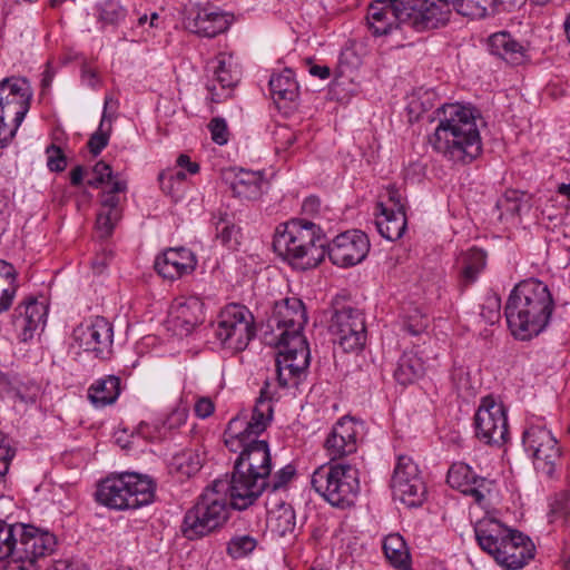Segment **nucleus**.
<instances>
[{
    "label": "nucleus",
    "instance_id": "6ab92c4d",
    "mask_svg": "<svg viewBox=\"0 0 570 570\" xmlns=\"http://www.w3.org/2000/svg\"><path fill=\"white\" fill-rule=\"evenodd\" d=\"M446 482L452 489L471 497L479 505L487 503L494 487L492 480L478 475L470 465L463 462H455L450 466Z\"/></svg>",
    "mask_w": 570,
    "mask_h": 570
},
{
    "label": "nucleus",
    "instance_id": "f03ea898",
    "mask_svg": "<svg viewBox=\"0 0 570 570\" xmlns=\"http://www.w3.org/2000/svg\"><path fill=\"white\" fill-rule=\"evenodd\" d=\"M456 0H376L367 11L374 36L389 35L400 24L422 32L444 27L455 9Z\"/></svg>",
    "mask_w": 570,
    "mask_h": 570
},
{
    "label": "nucleus",
    "instance_id": "cd10ccee",
    "mask_svg": "<svg viewBox=\"0 0 570 570\" xmlns=\"http://www.w3.org/2000/svg\"><path fill=\"white\" fill-rule=\"evenodd\" d=\"M233 195L240 199L257 200L268 187L262 173L239 169L229 183Z\"/></svg>",
    "mask_w": 570,
    "mask_h": 570
},
{
    "label": "nucleus",
    "instance_id": "393cba45",
    "mask_svg": "<svg viewBox=\"0 0 570 570\" xmlns=\"http://www.w3.org/2000/svg\"><path fill=\"white\" fill-rule=\"evenodd\" d=\"M197 261L191 250L185 247L168 248L155 259L156 272L166 279H177L190 274Z\"/></svg>",
    "mask_w": 570,
    "mask_h": 570
},
{
    "label": "nucleus",
    "instance_id": "8fccbe9b",
    "mask_svg": "<svg viewBox=\"0 0 570 570\" xmlns=\"http://www.w3.org/2000/svg\"><path fill=\"white\" fill-rule=\"evenodd\" d=\"M46 154L47 166L50 171L60 173L65 170L67 166V159L59 146L50 144L46 148Z\"/></svg>",
    "mask_w": 570,
    "mask_h": 570
},
{
    "label": "nucleus",
    "instance_id": "423d86ee",
    "mask_svg": "<svg viewBox=\"0 0 570 570\" xmlns=\"http://www.w3.org/2000/svg\"><path fill=\"white\" fill-rule=\"evenodd\" d=\"M273 247L294 268L306 271L324 261L327 237L316 224L295 218L277 226Z\"/></svg>",
    "mask_w": 570,
    "mask_h": 570
},
{
    "label": "nucleus",
    "instance_id": "0eeeda50",
    "mask_svg": "<svg viewBox=\"0 0 570 570\" xmlns=\"http://www.w3.org/2000/svg\"><path fill=\"white\" fill-rule=\"evenodd\" d=\"M56 546L49 531L0 521V560H7L3 570H37V560L51 554Z\"/></svg>",
    "mask_w": 570,
    "mask_h": 570
},
{
    "label": "nucleus",
    "instance_id": "864d4df0",
    "mask_svg": "<svg viewBox=\"0 0 570 570\" xmlns=\"http://www.w3.org/2000/svg\"><path fill=\"white\" fill-rule=\"evenodd\" d=\"M274 139L277 144V149H287L289 148L296 140V135L286 126H279L274 131Z\"/></svg>",
    "mask_w": 570,
    "mask_h": 570
},
{
    "label": "nucleus",
    "instance_id": "680f3d73",
    "mask_svg": "<svg viewBox=\"0 0 570 570\" xmlns=\"http://www.w3.org/2000/svg\"><path fill=\"white\" fill-rule=\"evenodd\" d=\"M308 71L312 76L317 77L322 80L330 78L331 69L327 66L309 65Z\"/></svg>",
    "mask_w": 570,
    "mask_h": 570
},
{
    "label": "nucleus",
    "instance_id": "a18cd8bd",
    "mask_svg": "<svg viewBox=\"0 0 570 570\" xmlns=\"http://www.w3.org/2000/svg\"><path fill=\"white\" fill-rule=\"evenodd\" d=\"M257 541L248 534L233 537L227 546L228 554L234 558H244L256 548Z\"/></svg>",
    "mask_w": 570,
    "mask_h": 570
},
{
    "label": "nucleus",
    "instance_id": "338daca9",
    "mask_svg": "<svg viewBox=\"0 0 570 570\" xmlns=\"http://www.w3.org/2000/svg\"><path fill=\"white\" fill-rule=\"evenodd\" d=\"M558 193L564 196L570 202V184L559 185Z\"/></svg>",
    "mask_w": 570,
    "mask_h": 570
},
{
    "label": "nucleus",
    "instance_id": "ddd939ff",
    "mask_svg": "<svg viewBox=\"0 0 570 570\" xmlns=\"http://www.w3.org/2000/svg\"><path fill=\"white\" fill-rule=\"evenodd\" d=\"M268 384L261 390V394L248 417L239 414L233 417L225 430V444L232 452H238L242 440H258L273 419L272 399L267 392Z\"/></svg>",
    "mask_w": 570,
    "mask_h": 570
},
{
    "label": "nucleus",
    "instance_id": "473e14b6",
    "mask_svg": "<svg viewBox=\"0 0 570 570\" xmlns=\"http://www.w3.org/2000/svg\"><path fill=\"white\" fill-rule=\"evenodd\" d=\"M459 285L463 289L473 284L485 266V253L478 248L468 250L459 261Z\"/></svg>",
    "mask_w": 570,
    "mask_h": 570
},
{
    "label": "nucleus",
    "instance_id": "f257e3e1",
    "mask_svg": "<svg viewBox=\"0 0 570 570\" xmlns=\"http://www.w3.org/2000/svg\"><path fill=\"white\" fill-rule=\"evenodd\" d=\"M230 478L215 480L219 490H228V504L246 510L266 491L272 472V455L267 441L242 440Z\"/></svg>",
    "mask_w": 570,
    "mask_h": 570
},
{
    "label": "nucleus",
    "instance_id": "6e6552de",
    "mask_svg": "<svg viewBox=\"0 0 570 570\" xmlns=\"http://www.w3.org/2000/svg\"><path fill=\"white\" fill-rule=\"evenodd\" d=\"M312 488L331 505L347 508L360 492V473L355 465L328 462L312 474Z\"/></svg>",
    "mask_w": 570,
    "mask_h": 570
},
{
    "label": "nucleus",
    "instance_id": "13d9d810",
    "mask_svg": "<svg viewBox=\"0 0 570 570\" xmlns=\"http://www.w3.org/2000/svg\"><path fill=\"white\" fill-rule=\"evenodd\" d=\"M321 209V200L316 196H308L304 199L302 204V212L305 215L314 216L318 214Z\"/></svg>",
    "mask_w": 570,
    "mask_h": 570
},
{
    "label": "nucleus",
    "instance_id": "58836bf2",
    "mask_svg": "<svg viewBox=\"0 0 570 570\" xmlns=\"http://www.w3.org/2000/svg\"><path fill=\"white\" fill-rule=\"evenodd\" d=\"M212 224L216 230V238L223 246L228 248H236L239 244V228L234 224L227 213L214 214L212 217Z\"/></svg>",
    "mask_w": 570,
    "mask_h": 570
},
{
    "label": "nucleus",
    "instance_id": "7ed1b4c3",
    "mask_svg": "<svg viewBox=\"0 0 570 570\" xmlns=\"http://www.w3.org/2000/svg\"><path fill=\"white\" fill-rule=\"evenodd\" d=\"M306 322V309L299 298L289 297L275 303L269 324L281 331L276 367L283 386L287 385L285 371L289 376H299L309 365V348L302 334Z\"/></svg>",
    "mask_w": 570,
    "mask_h": 570
},
{
    "label": "nucleus",
    "instance_id": "4be33fe9",
    "mask_svg": "<svg viewBox=\"0 0 570 570\" xmlns=\"http://www.w3.org/2000/svg\"><path fill=\"white\" fill-rule=\"evenodd\" d=\"M534 544L529 537L513 530L493 560L505 570H519L534 558Z\"/></svg>",
    "mask_w": 570,
    "mask_h": 570
},
{
    "label": "nucleus",
    "instance_id": "9d476101",
    "mask_svg": "<svg viewBox=\"0 0 570 570\" xmlns=\"http://www.w3.org/2000/svg\"><path fill=\"white\" fill-rule=\"evenodd\" d=\"M31 99L32 88L26 78L9 77L0 81V148L16 136Z\"/></svg>",
    "mask_w": 570,
    "mask_h": 570
},
{
    "label": "nucleus",
    "instance_id": "20e7f679",
    "mask_svg": "<svg viewBox=\"0 0 570 570\" xmlns=\"http://www.w3.org/2000/svg\"><path fill=\"white\" fill-rule=\"evenodd\" d=\"M438 126L430 137L433 149L453 163H471L482 150L475 111L461 104L435 110Z\"/></svg>",
    "mask_w": 570,
    "mask_h": 570
},
{
    "label": "nucleus",
    "instance_id": "dca6fc26",
    "mask_svg": "<svg viewBox=\"0 0 570 570\" xmlns=\"http://www.w3.org/2000/svg\"><path fill=\"white\" fill-rule=\"evenodd\" d=\"M391 488L395 500L409 508L420 507L425 500L426 489L417 464L412 458L400 455L394 468Z\"/></svg>",
    "mask_w": 570,
    "mask_h": 570
},
{
    "label": "nucleus",
    "instance_id": "a878e982",
    "mask_svg": "<svg viewBox=\"0 0 570 570\" xmlns=\"http://www.w3.org/2000/svg\"><path fill=\"white\" fill-rule=\"evenodd\" d=\"M513 530L490 517L482 518L474 524V534L479 547L492 558L499 552Z\"/></svg>",
    "mask_w": 570,
    "mask_h": 570
},
{
    "label": "nucleus",
    "instance_id": "5701e85b",
    "mask_svg": "<svg viewBox=\"0 0 570 570\" xmlns=\"http://www.w3.org/2000/svg\"><path fill=\"white\" fill-rule=\"evenodd\" d=\"M360 431L361 425L352 417L345 416L335 423L324 442L332 461L356 452Z\"/></svg>",
    "mask_w": 570,
    "mask_h": 570
},
{
    "label": "nucleus",
    "instance_id": "052dcab7",
    "mask_svg": "<svg viewBox=\"0 0 570 570\" xmlns=\"http://www.w3.org/2000/svg\"><path fill=\"white\" fill-rule=\"evenodd\" d=\"M177 165L180 168H185L189 174H197L199 170V165L190 160L189 156L181 154L177 158Z\"/></svg>",
    "mask_w": 570,
    "mask_h": 570
},
{
    "label": "nucleus",
    "instance_id": "79ce46f5",
    "mask_svg": "<svg viewBox=\"0 0 570 570\" xmlns=\"http://www.w3.org/2000/svg\"><path fill=\"white\" fill-rule=\"evenodd\" d=\"M127 17V9L118 0H106L98 7V20L104 26H118Z\"/></svg>",
    "mask_w": 570,
    "mask_h": 570
},
{
    "label": "nucleus",
    "instance_id": "603ef678",
    "mask_svg": "<svg viewBox=\"0 0 570 570\" xmlns=\"http://www.w3.org/2000/svg\"><path fill=\"white\" fill-rule=\"evenodd\" d=\"M208 128L212 134V139L217 145H225L228 141V128L225 119L216 117L213 118L208 125Z\"/></svg>",
    "mask_w": 570,
    "mask_h": 570
},
{
    "label": "nucleus",
    "instance_id": "4d7b16f0",
    "mask_svg": "<svg viewBox=\"0 0 570 570\" xmlns=\"http://www.w3.org/2000/svg\"><path fill=\"white\" fill-rule=\"evenodd\" d=\"M214 410V403L209 397H200L195 404V413L200 419L210 416Z\"/></svg>",
    "mask_w": 570,
    "mask_h": 570
},
{
    "label": "nucleus",
    "instance_id": "f704fd0d",
    "mask_svg": "<svg viewBox=\"0 0 570 570\" xmlns=\"http://www.w3.org/2000/svg\"><path fill=\"white\" fill-rule=\"evenodd\" d=\"M18 287L16 267L11 263L0 259V313L10 308Z\"/></svg>",
    "mask_w": 570,
    "mask_h": 570
},
{
    "label": "nucleus",
    "instance_id": "de8ad7c7",
    "mask_svg": "<svg viewBox=\"0 0 570 570\" xmlns=\"http://www.w3.org/2000/svg\"><path fill=\"white\" fill-rule=\"evenodd\" d=\"M296 469L292 464H287L279 469L274 475L267 479L266 490L277 492L286 489L289 482L294 479Z\"/></svg>",
    "mask_w": 570,
    "mask_h": 570
},
{
    "label": "nucleus",
    "instance_id": "2f4dec72",
    "mask_svg": "<svg viewBox=\"0 0 570 570\" xmlns=\"http://www.w3.org/2000/svg\"><path fill=\"white\" fill-rule=\"evenodd\" d=\"M120 394V379L107 375L96 380L88 389V397L96 407L115 403Z\"/></svg>",
    "mask_w": 570,
    "mask_h": 570
},
{
    "label": "nucleus",
    "instance_id": "a211bd4d",
    "mask_svg": "<svg viewBox=\"0 0 570 570\" xmlns=\"http://www.w3.org/2000/svg\"><path fill=\"white\" fill-rule=\"evenodd\" d=\"M368 250L367 235L352 229L337 235L331 243L327 240L326 255L334 265L348 267L361 263Z\"/></svg>",
    "mask_w": 570,
    "mask_h": 570
},
{
    "label": "nucleus",
    "instance_id": "f3484780",
    "mask_svg": "<svg viewBox=\"0 0 570 570\" xmlns=\"http://www.w3.org/2000/svg\"><path fill=\"white\" fill-rule=\"evenodd\" d=\"M522 444L527 453L532 456L535 470L552 476L556 461L560 458V449L551 431L532 425L523 432Z\"/></svg>",
    "mask_w": 570,
    "mask_h": 570
},
{
    "label": "nucleus",
    "instance_id": "a19ab883",
    "mask_svg": "<svg viewBox=\"0 0 570 570\" xmlns=\"http://www.w3.org/2000/svg\"><path fill=\"white\" fill-rule=\"evenodd\" d=\"M550 523L566 525L570 522V491H564L554 495L550 502L548 513Z\"/></svg>",
    "mask_w": 570,
    "mask_h": 570
},
{
    "label": "nucleus",
    "instance_id": "c756f323",
    "mask_svg": "<svg viewBox=\"0 0 570 570\" xmlns=\"http://www.w3.org/2000/svg\"><path fill=\"white\" fill-rule=\"evenodd\" d=\"M202 322V303L197 299H189L174 307L169 324L176 335L187 336Z\"/></svg>",
    "mask_w": 570,
    "mask_h": 570
},
{
    "label": "nucleus",
    "instance_id": "bf43d9fd",
    "mask_svg": "<svg viewBox=\"0 0 570 570\" xmlns=\"http://www.w3.org/2000/svg\"><path fill=\"white\" fill-rule=\"evenodd\" d=\"M111 259V253H102L92 261V269L96 274H102Z\"/></svg>",
    "mask_w": 570,
    "mask_h": 570
},
{
    "label": "nucleus",
    "instance_id": "4468645a",
    "mask_svg": "<svg viewBox=\"0 0 570 570\" xmlns=\"http://www.w3.org/2000/svg\"><path fill=\"white\" fill-rule=\"evenodd\" d=\"M330 333L344 352L361 350L366 341L363 313L352 306L336 308L330 320Z\"/></svg>",
    "mask_w": 570,
    "mask_h": 570
},
{
    "label": "nucleus",
    "instance_id": "774afa93",
    "mask_svg": "<svg viewBox=\"0 0 570 570\" xmlns=\"http://www.w3.org/2000/svg\"><path fill=\"white\" fill-rule=\"evenodd\" d=\"M401 202V196L397 194V191L393 190L390 193V202L393 204V206L390 209H397L396 202Z\"/></svg>",
    "mask_w": 570,
    "mask_h": 570
},
{
    "label": "nucleus",
    "instance_id": "3c124183",
    "mask_svg": "<svg viewBox=\"0 0 570 570\" xmlns=\"http://www.w3.org/2000/svg\"><path fill=\"white\" fill-rule=\"evenodd\" d=\"M187 417V407L183 405L176 406L163 421V429H166L168 431L176 430L186 423Z\"/></svg>",
    "mask_w": 570,
    "mask_h": 570
},
{
    "label": "nucleus",
    "instance_id": "1a4fd4ad",
    "mask_svg": "<svg viewBox=\"0 0 570 570\" xmlns=\"http://www.w3.org/2000/svg\"><path fill=\"white\" fill-rule=\"evenodd\" d=\"M155 487L147 476L122 473L102 480L96 491V500L110 509H138L153 502Z\"/></svg>",
    "mask_w": 570,
    "mask_h": 570
},
{
    "label": "nucleus",
    "instance_id": "c03bdc74",
    "mask_svg": "<svg viewBox=\"0 0 570 570\" xmlns=\"http://www.w3.org/2000/svg\"><path fill=\"white\" fill-rule=\"evenodd\" d=\"M127 190V181L125 179H115L110 185V189L101 195V209L108 212H121L119 208L120 198L118 194Z\"/></svg>",
    "mask_w": 570,
    "mask_h": 570
},
{
    "label": "nucleus",
    "instance_id": "69168bd1",
    "mask_svg": "<svg viewBox=\"0 0 570 570\" xmlns=\"http://www.w3.org/2000/svg\"><path fill=\"white\" fill-rule=\"evenodd\" d=\"M426 326H428V320L422 317L420 320V322H417L416 324L407 323L406 330L412 335H417V334L422 333Z\"/></svg>",
    "mask_w": 570,
    "mask_h": 570
},
{
    "label": "nucleus",
    "instance_id": "412c9836",
    "mask_svg": "<svg viewBox=\"0 0 570 570\" xmlns=\"http://www.w3.org/2000/svg\"><path fill=\"white\" fill-rule=\"evenodd\" d=\"M230 20L227 13L214 7H193L184 19L187 30L202 37L213 38L224 32L229 27Z\"/></svg>",
    "mask_w": 570,
    "mask_h": 570
},
{
    "label": "nucleus",
    "instance_id": "e433bc0d",
    "mask_svg": "<svg viewBox=\"0 0 570 570\" xmlns=\"http://www.w3.org/2000/svg\"><path fill=\"white\" fill-rule=\"evenodd\" d=\"M383 550L392 566L400 570H411L410 552L400 534L387 535L383 542Z\"/></svg>",
    "mask_w": 570,
    "mask_h": 570
},
{
    "label": "nucleus",
    "instance_id": "4c0bfd02",
    "mask_svg": "<svg viewBox=\"0 0 570 570\" xmlns=\"http://www.w3.org/2000/svg\"><path fill=\"white\" fill-rule=\"evenodd\" d=\"M202 465L203 459L194 449L181 450L175 453L169 461L170 471L186 478L196 474Z\"/></svg>",
    "mask_w": 570,
    "mask_h": 570
},
{
    "label": "nucleus",
    "instance_id": "e2e57ef3",
    "mask_svg": "<svg viewBox=\"0 0 570 570\" xmlns=\"http://www.w3.org/2000/svg\"><path fill=\"white\" fill-rule=\"evenodd\" d=\"M82 81L87 86L95 88L98 83V76H97L96 71L92 69H89V68H83L82 69Z\"/></svg>",
    "mask_w": 570,
    "mask_h": 570
},
{
    "label": "nucleus",
    "instance_id": "bb28decb",
    "mask_svg": "<svg viewBox=\"0 0 570 570\" xmlns=\"http://www.w3.org/2000/svg\"><path fill=\"white\" fill-rule=\"evenodd\" d=\"M271 96L279 110L289 112L296 107L299 87L292 69L285 68L269 79Z\"/></svg>",
    "mask_w": 570,
    "mask_h": 570
},
{
    "label": "nucleus",
    "instance_id": "39448f33",
    "mask_svg": "<svg viewBox=\"0 0 570 570\" xmlns=\"http://www.w3.org/2000/svg\"><path fill=\"white\" fill-rule=\"evenodd\" d=\"M554 302L543 282L529 278L520 282L510 293L504 315L511 333L519 340L540 334L549 324Z\"/></svg>",
    "mask_w": 570,
    "mask_h": 570
},
{
    "label": "nucleus",
    "instance_id": "7c9ffc66",
    "mask_svg": "<svg viewBox=\"0 0 570 570\" xmlns=\"http://www.w3.org/2000/svg\"><path fill=\"white\" fill-rule=\"evenodd\" d=\"M489 51L510 65L519 66L525 59V48L517 41L509 32H497L489 37Z\"/></svg>",
    "mask_w": 570,
    "mask_h": 570
},
{
    "label": "nucleus",
    "instance_id": "b1692460",
    "mask_svg": "<svg viewBox=\"0 0 570 570\" xmlns=\"http://www.w3.org/2000/svg\"><path fill=\"white\" fill-rule=\"evenodd\" d=\"M47 306L35 297H28L14 308L12 325L20 341H30L35 333L45 325Z\"/></svg>",
    "mask_w": 570,
    "mask_h": 570
},
{
    "label": "nucleus",
    "instance_id": "ea45409f",
    "mask_svg": "<svg viewBox=\"0 0 570 570\" xmlns=\"http://www.w3.org/2000/svg\"><path fill=\"white\" fill-rule=\"evenodd\" d=\"M498 8V0H456L455 11L472 19L484 18L489 9Z\"/></svg>",
    "mask_w": 570,
    "mask_h": 570
},
{
    "label": "nucleus",
    "instance_id": "6e6d98bb",
    "mask_svg": "<svg viewBox=\"0 0 570 570\" xmlns=\"http://www.w3.org/2000/svg\"><path fill=\"white\" fill-rule=\"evenodd\" d=\"M92 173L96 177L101 178L105 183L112 184L115 179H120L118 174H114L112 168L107 163L100 160L94 168Z\"/></svg>",
    "mask_w": 570,
    "mask_h": 570
},
{
    "label": "nucleus",
    "instance_id": "0e129e2a",
    "mask_svg": "<svg viewBox=\"0 0 570 570\" xmlns=\"http://www.w3.org/2000/svg\"><path fill=\"white\" fill-rule=\"evenodd\" d=\"M83 175H85V168L82 166H76L71 171H70V183L71 185L73 186H79L82 180H83Z\"/></svg>",
    "mask_w": 570,
    "mask_h": 570
},
{
    "label": "nucleus",
    "instance_id": "9b49d317",
    "mask_svg": "<svg viewBox=\"0 0 570 570\" xmlns=\"http://www.w3.org/2000/svg\"><path fill=\"white\" fill-rule=\"evenodd\" d=\"M226 495L228 490H219L214 481L196 504L186 512L181 524L184 537L196 540L220 527L227 520Z\"/></svg>",
    "mask_w": 570,
    "mask_h": 570
},
{
    "label": "nucleus",
    "instance_id": "37998d69",
    "mask_svg": "<svg viewBox=\"0 0 570 570\" xmlns=\"http://www.w3.org/2000/svg\"><path fill=\"white\" fill-rule=\"evenodd\" d=\"M238 72L230 70L225 59H218L217 65L214 67V83L209 89L212 91L217 90V86L222 89H230L238 82Z\"/></svg>",
    "mask_w": 570,
    "mask_h": 570
},
{
    "label": "nucleus",
    "instance_id": "49530a36",
    "mask_svg": "<svg viewBox=\"0 0 570 570\" xmlns=\"http://www.w3.org/2000/svg\"><path fill=\"white\" fill-rule=\"evenodd\" d=\"M121 219V212H108L100 209L97 214L96 228L99 237H109L116 224Z\"/></svg>",
    "mask_w": 570,
    "mask_h": 570
},
{
    "label": "nucleus",
    "instance_id": "72a5a7b5",
    "mask_svg": "<svg viewBox=\"0 0 570 570\" xmlns=\"http://www.w3.org/2000/svg\"><path fill=\"white\" fill-rule=\"evenodd\" d=\"M423 372L422 360L413 352H404L397 360L394 379L401 385H409L421 377Z\"/></svg>",
    "mask_w": 570,
    "mask_h": 570
},
{
    "label": "nucleus",
    "instance_id": "2eb2a0df",
    "mask_svg": "<svg viewBox=\"0 0 570 570\" xmlns=\"http://www.w3.org/2000/svg\"><path fill=\"white\" fill-rule=\"evenodd\" d=\"M476 438L489 445H503L509 436L508 417L504 405L492 396L482 399L474 415Z\"/></svg>",
    "mask_w": 570,
    "mask_h": 570
},
{
    "label": "nucleus",
    "instance_id": "f8f14e48",
    "mask_svg": "<svg viewBox=\"0 0 570 570\" xmlns=\"http://www.w3.org/2000/svg\"><path fill=\"white\" fill-rule=\"evenodd\" d=\"M255 334L253 314L239 304H230L222 309L214 327L220 346L232 352L244 351Z\"/></svg>",
    "mask_w": 570,
    "mask_h": 570
},
{
    "label": "nucleus",
    "instance_id": "aec40b11",
    "mask_svg": "<svg viewBox=\"0 0 570 570\" xmlns=\"http://www.w3.org/2000/svg\"><path fill=\"white\" fill-rule=\"evenodd\" d=\"M73 336L85 351L92 352L96 357L106 358L111 353L114 330L105 317L98 316L80 324Z\"/></svg>",
    "mask_w": 570,
    "mask_h": 570
},
{
    "label": "nucleus",
    "instance_id": "09e8293b",
    "mask_svg": "<svg viewBox=\"0 0 570 570\" xmlns=\"http://www.w3.org/2000/svg\"><path fill=\"white\" fill-rule=\"evenodd\" d=\"M501 299L497 295L487 297L484 304L481 307L480 315L489 324L497 323L500 317Z\"/></svg>",
    "mask_w": 570,
    "mask_h": 570
},
{
    "label": "nucleus",
    "instance_id": "5fc2aeb1",
    "mask_svg": "<svg viewBox=\"0 0 570 570\" xmlns=\"http://www.w3.org/2000/svg\"><path fill=\"white\" fill-rule=\"evenodd\" d=\"M277 527L282 534L292 532L295 528V513L291 507H285L281 510L277 517Z\"/></svg>",
    "mask_w": 570,
    "mask_h": 570
},
{
    "label": "nucleus",
    "instance_id": "c85d7f7f",
    "mask_svg": "<svg viewBox=\"0 0 570 570\" xmlns=\"http://www.w3.org/2000/svg\"><path fill=\"white\" fill-rule=\"evenodd\" d=\"M397 209H387L384 204L380 203L375 225L380 235L387 240H396L401 238L406 229V214L402 203L396 202Z\"/></svg>",
    "mask_w": 570,
    "mask_h": 570
},
{
    "label": "nucleus",
    "instance_id": "c9c22d12",
    "mask_svg": "<svg viewBox=\"0 0 570 570\" xmlns=\"http://www.w3.org/2000/svg\"><path fill=\"white\" fill-rule=\"evenodd\" d=\"M114 102L112 97L107 96L104 101L102 117L98 129L90 136L88 148L94 156H98L108 145L111 132L112 115L108 111L110 104Z\"/></svg>",
    "mask_w": 570,
    "mask_h": 570
}]
</instances>
